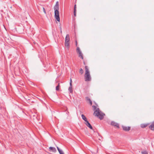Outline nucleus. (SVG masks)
I'll return each mask as SVG.
<instances>
[{"label": "nucleus", "mask_w": 154, "mask_h": 154, "mask_svg": "<svg viewBox=\"0 0 154 154\" xmlns=\"http://www.w3.org/2000/svg\"><path fill=\"white\" fill-rule=\"evenodd\" d=\"M92 107L94 110V115L99 117L100 120L103 119L105 115L104 114L101 112L98 108H97L95 106H93Z\"/></svg>", "instance_id": "f257e3e1"}, {"label": "nucleus", "mask_w": 154, "mask_h": 154, "mask_svg": "<svg viewBox=\"0 0 154 154\" xmlns=\"http://www.w3.org/2000/svg\"><path fill=\"white\" fill-rule=\"evenodd\" d=\"M85 81H89L91 80V77L90 75V72L88 66H85Z\"/></svg>", "instance_id": "f03ea898"}, {"label": "nucleus", "mask_w": 154, "mask_h": 154, "mask_svg": "<svg viewBox=\"0 0 154 154\" xmlns=\"http://www.w3.org/2000/svg\"><path fill=\"white\" fill-rule=\"evenodd\" d=\"M76 51L77 53L79 54V56L82 59H83V54L82 53L81 51L80 50L79 48V47H77L76 49Z\"/></svg>", "instance_id": "7ed1b4c3"}, {"label": "nucleus", "mask_w": 154, "mask_h": 154, "mask_svg": "<svg viewBox=\"0 0 154 154\" xmlns=\"http://www.w3.org/2000/svg\"><path fill=\"white\" fill-rule=\"evenodd\" d=\"M54 17L59 22L60 21L59 12L58 11H54Z\"/></svg>", "instance_id": "20e7f679"}, {"label": "nucleus", "mask_w": 154, "mask_h": 154, "mask_svg": "<svg viewBox=\"0 0 154 154\" xmlns=\"http://www.w3.org/2000/svg\"><path fill=\"white\" fill-rule=\"evenodd\" d=\"M111 125H112L114 127H116V128H119V124L118 123H117L114 121H112L111 122Z\"/></svg>", "instance_id": "39448f33"}, {"label": "nucleus", "mask_w": 154, "mask_h": 154, "mask_svg": "<svg viewBox=\"0 0 154 154\" xmlns=\"http://www.w3.org/2000/svg\"><path fill=\"white\" fill-rule=\"evenodd\" d=\"M72 80L71 79L70 80V87L69 88V91L70 93H72L73 91V90H72Z\"/></svg>", "instance_id": "423d86ee"}, {"label": "nucleus", "mask_w": 154, "mask_h": 154, "mask_svg": "<svg viewBox=\"0 0 154 154\" xmlns=\"http://www.w3.org/2000/svg\"><path fill=\"white\" fill-rule=\"evenodd\" d=\"M122 128L124 130L128 131L130 130L131 128L130 127L123 126Z\"/></svg>", "instance_id": "0eeeda50"}, {"label": "nucleus", "mask_w": 154, "mask_h": 154, "mask_svg": "<svg viewBox=\"0 0 154 154\" xmlns=\"http://www.w3.org/2000/svg\"><path fill=\"white\" fill-rule=\"evenodd\" d=\"M49 150L50 151H52L53 152H56V149L54 147H50L49 148Z\"/></svg>", "instance_id": "6e6552de"}, {"label": "nucleus", "mask_w": 154, "mask_h": 154, "mask_svg": "<svg viewBox=\"0 0 154 154\" xmlns=\"http://www.w3.org/2000/svg\"><path fill=\"white\" fill-rule=\"evenodd\" d=\"M70 40L69 36V34H67L66 35L65 38V42H69Z\"/></svg>", "instance_id": "1a4fd4ad"}, {"label": "nucleus", "mask_w": 154, "mask_h": 154, "mask_svg": "<svg viewBox=\"0 0 154 154\" xmlns=\"http://www.w3.org/2000/svg\"><path fill=\"white\" fill-rule=\"evenodd\" d=\"M85 124L86 125V126L88 127H89L91 129H93L92 126H91V125L88 121H87V122L85 123Z\"/></svg>", "instance_id": "9d476101"}, {"label": "nucleus", "mask_w": 154, "mask_h": 154, "mask_svg": "<svg viewBox=\"0 0 154 154\" xmlns=\"http://www.w3.org/2000/svg\"><path fill=\"white\" fill-rule=\"evenodd\" d=\"M149 128L152 130H154V121L149 126Z\"/></svg>", "instance_id": "9b49d317"}, {"label": "nucleus", "mask_w": 154, "mask_h": 154, "mask_svg": "<svg viewBox=\"0 0 154 154\" xmlns=\"http://www.w3.org/2000/svg\"><path fill=\"white\" fill-rule=\"evenodd\" d=\"M82 119L84 120L86 122L87 121H88L87 119L86 118L84 115L82 114Z\"/></svg>", "instance_id": "f8f14e48"}, {"label": "nucleus", "mask_w": 154, "mask_h": 154, "mask_svg": "<svg viewBox=\"0 0 154 154\" xmlns=\"http://www.w3.org/2000/svg\"><path fill=\"white\" fill-rule=\"evenodd\" d=\"M65 46L68 49H69V42H65Z\"/></svg>", "instance_id": "ddd939ff"}, {"label": "nucleus", "mask_w": 154, "mask_h": 154, "mask_svg": "<svg viewBox=\"0 0 154 154\" xmlns=\"http://www.w3.org/2000/svg\"><path fill=\"white\" fill-rule=\"evenodd\" d=\"M59 9V6H55L54 7V9L55 11H58Z\"/></svg>", "instance_id": "4468645a"}, {"label": "nucleus", "mask_w": 154, "mask_h": 154, "mask_svg": "<svg viewBox=\"0 0 154 154\" xmlns=\"http://www.w3.org/2000/svg\"><path fill=\"white\" fill-rule=\"evenodd\" d=\"M57 148L60 154L63 152V151L62 150L60 149L58 147H57Z\"/></svg>", "instance_id": "2eb2a0df"}, {"label": "nucleus", "mask_w": 154, "mask_h": 154, "mask_svg": "<svg viewBox=\"0 0 154 154\" xmlns=\"http://www.w3.org/2000/svg\"><path fill=\"white\" fill-rule=\"evenodd\" d=\"M60 87V83H58V85L56 87V90L57 91H58L59 90V87Z\"/></svg>", "instance_id": "dca6fc26"}, {"label": "nucleus", "mask_w": 154, "mask_h": 154, "mask_svg": "<svg viewBox=\"0 0 154 154\" xmlns=\"http://www.w3.org/2000/svg\"><path fill=\"white\" fill-rule=\"evenodd\" d=\"M79 72L81 74H83V69L82 68H81L80 69L79 71Z\"/></svg>", "instance_id": "f3484780"}, {"label": "nucleus", "mask_w": 154, "mask_h": 154, "mask_svg": "<svg viewBox=\"0 0 154 154\" xmlns=\"http://www.w3.org/2000/svg\"><path fill=\"white\" fill-rule=\"evenodd\" d=\"M142 154H148V153L146 151H142L141 152Z\"/></svg>", "instance_id": "a211bd4d"}, {"label": "nucleus", "mask_w": 154, "mask_h": 154, "mask_svg": "<svg viewBox=\"0 0 154 154\" xmlns=\"http://www.w3.org/2000/svg\"><path fill=\"white\" fill-rule=\"evenodd\" d=\"M147 125H141V127L142 128H144L146 127Z\"/></svg>", "instance_id": "6ab92c4d"}, {"label": "nucleus", "mask_w": 154, "mask_h": 154, "mask_svg": "<svg viewBox=\"0 0 154 154\" xmlns=\"http://www.w3.org/2000/svg\"><path fill=\"white\" fill-rule=\"evenodd\" d=\"M42 8H43V11L44 13H45V14H46V11H45V8L44 7H43Z\"/></svg>", "instance_id": "aec40b11"}, {"label": "nucleus", "mask_w": 154, "mask_h": 154, "mask_svg": "<svg viewBox=\"0 0 154 154\" xmlns=\"http://www.w3.org/2000/svg\"><path fill=\"white\" fill-rule=\"evenodd\" d=\"M55 6H59V2H56L55 5Z\"/></svg>", "instance_id": "412c9836"}, {"label": "nucleus", "mask_w": 154, "mask_h": 154, "mask_svg": "<svg viewBox=\"0 0 154 154\" xmlns=\"http://www.w3.org/2000/svg\"><path fill=\"white\" fill-rule=\"evenodd\" d=\"M86 98L87 100H88L89 101H90V100H90V99L88 97H86Z\"/></svg>", "instance_id": "4be33fe9"}, {"label": "nucleus", "mask_w": 154, "mask_h": 154, "mask_svg": "<svg viewBox=\"0 0 154 154\" xmlns=\"http://www.w3.org/2000/svg\"><path fill=\"white\" fill-rule=\"evenodd\" d=\"M76 5H75L74 6V11H76Z\"/></svg>", "instance_id": "5701e85b"}, {"label": "nucleus", "mask_w": 154, "mask_h": 154, "mask_svg": "<svg viewBox=\"0 0 154 154\" xmlns=\"http://www.w3.org/2000/svg\"><path fill=\"white\" fill-rule=\"evenodd\" d=\"M89 103L91 105L92 104V102L91 100H90L89 101Z\"/></svg>", "instance_id": "b1692460"}, {"label": "nucleus", "mask_w": 154, "mask_h": 154, "mask_svg": "<svg viewBox=\"0 0 154 154\" xmlns=\"http://www.w3.org/2000/svg\"><path fill=\"white\" fill-rule=\"evenodd\" d=\"M60 33H62V28H61V27H60Z\"/></svg>", "instance_id": "393cba45"}, {"label": "nucleus", "mask_w": 154, "mask_h": 154, "mask_svg": "<svg viewBox=\"0 0 154 154\" xmlns=\"http://www.w3.org/2000/svg\"><path fill=\"white\" fill-rule=\"evenodd\" d=\"M74 16H76V11H74Z\"/></svg>", "instance_id": "a878e982"}, {"label": "nucleus", "mask_w": 154, "mask_h": 154, "mask_svg": "<svg viewBox=\"0 0 154 154\" xmlns=\"http://www.w3.org/2000/svg\"><path fill=\"white\" fill-rule=\"evenodd\" d=\"M75 44H76V45L77 46V41H75Z\"/></svg>", "instance_id": "bb28decb"}, {"label": "nucleus", "mask_w": 154, "mask_h": 154, "mask_svg": "<svg viewBox=\"0 0 154 154\" xmlns=\"http://www.w3.org/2000/svg\"><path fill=\"white\" fill-rule=\"evenodd\" d=\"M60 154H64V152H63V153H61Z\"/></svg>", "instance_id": "cd10ccee"}, {"label": "nucleus", "mask_w": 154, "mask_h": 154, "mask_svg": "<svg viewBox=\"0 0 154 154\" xmlns=\"http://www.w3.org/2000/svg\"><path fill=\"white\" fill-rule=\"evenodd\" d=\"M99 140H100V138H99Z\"/></svg>", "instance_id": "c85d7f7f"}, {"label": "nucleus", "mask_w": 154, "mask_h": 154, "mask_svg": "<svg viewBox=\"0 0 154 154\" xmlns=\"http://www.w3.org/2000/svg\"><path fill=\"white\" fill-rule=\"evenodd\" d=\"M99 140H100V138H99Z\"/></svg>", "instance_id": "c756f323"}]
</instances>
